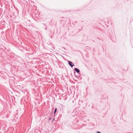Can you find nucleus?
Returning a JSON list of instances; mask_svg holds the SVG:
<instances>
[{
	"label": "nucleus",
	"instance_id": "39448f33",
	"mask_svg": "<svg viewBox=\"0 0 133 133\" xmlns=\"http://www.w3.org/2000/svg\"><path fill=\"white\" fill-rule=\"evenodd\" d=\"M55 121V118H54L52 119V121Z\"/></svg>",
	"mask_w": 133,
	"mask_h": 133
},
{
	"label": "nucleus",
	"instance_id": "423d86ee",
	"mask_svg": "<svg viewBox=\"0 0 133 133\" xmlns=\"http://www.w3.org/2000/svg\"><path fill=\"white\" fill-rule=\"evenodd\" d=\"M62 116V115H59V118H60Z\"/></svg>",
	"mask_w": 133,
	"mask_h": 133
},
{
	"label": "nucleus",
	"instance_id": "0eeeda50",
	"mask_svg": "<svg viewBox=\"0 0 133 133\" xmlns=\"http://www.w3.org/2000/svg\"><path fill=\"white\" fill-rule=\"evenodd\" d=\"M51 118H49V120H51Z\"/></svg>",
	"mask_w": 133,
	"mask_h": 133
},
{
	"label": "nucleus",
	"instance_id": "6e6552de",
	"mask_svg": "<svg viewBox=\"0 0 133 133\" xmlns=\"http://www.w3.org/2000/svg\"><path fill=\"white\" fill-rule=\"evenodd\" d=\"M44 29H45V30H46L47 29L46 27H45Z\"/></svg>",
	"mask_w": 133,
	"mask_h": 133
},
{
	"label": "nucleus",
	"instance_id": "f257e3e1",
	"mask_svg": "<svg viewBox=\"0 0 133 133\" xmlns=\"http://www.w3.org/2000/svg\"><path fill=\"white\" fill-rule=\"evenodd\" d=\"M74 70L75 71H76V72L78 74V75H76L75 74V72H74V74L75 75V76L76 78H79L80 76V74H79V73H80L79 70L78 68H75V69H74Z\"/></svg>",
	"mask_w": 133,
	"mask_h": 133
},
{
	"label": "nucleus",
	"instance_id": "1a4fd4ad",
	"mask_svg": "<svg viewBox=\"0 0 133 133\" xmlns=\"http://www.w3.org/2000/svg\"><path fill=\"white\" fill-rule=\"evenodd\" d=\"M88 80H89V78H88Z\"/></svg>",
	"mask_w": 133,
	"mask_h": 133
},
{
	"label": "nucleus",
	"instance_id": "f03ea898",
	"mask_svg": "<svg viewBox=\"0 0 133 133\" xmlns=\"http://www.w3.org/2000/svg\"><path fill=\"white\" fill-rule=\"evenodd\" d=\"M68 63L69 65L72 68L73 67V66H74V63L71 61H68Z\"/></svg>",
	"mask_w": 133,
	"mask_h": 133
},
{
	"label": "nucleus",
	"instance_id": "7ed1b4c3",
	"mask_svg": "<svg viewBox=\"0 0 133 133\" xmlns=\"http://www.w3.org/2000/svg\"><path fill=\"white\" fill-rule=\"evenodd\" d=\"M57 108H56L55 109L54 112V116H55L56 115H55V113L57 111Z\"/></svg>",
	"mask_w": 133,
	"mask_h": 133
},
{
	"label": "nucleus",
	"instance_id": "20e7f679",
	"mask_svg": "<svg viewBox=\"0 0 133 133\" xmlns=\"http://www.w3.org/2000/svg\"><path fill=\"white\" fill-rule=\"evenodd\" d=\"M42 24L44 25V27L45 28L47 27L46 25L44 23H43Z\"/></svg>",
	"mask_w": 133,
	"mask_h": 133
}]
</instances>
